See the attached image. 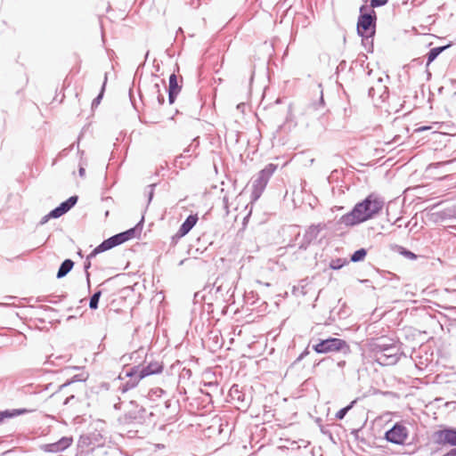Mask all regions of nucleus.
<instances>
[{
	"label": "nucleus",
	"mask_w": 456,
	"mask_h": 456,
	"mask_svg": "<svg viewBox=\"0 0 456 456\" xmlns=\"http://www.w3.org/2000/svg\"><path fill=\"white\" fill-rule=\"evenodd\" d=\"M384 205L385 200L382 197L370 193L363 200L356 203L350 212L343 215L337 224L339 227L358 225L378 216Z\"/></svg>",
	"instance_id": "nucleus-1"
},
{
	"label": "nucleus",
	"mask_w": 456,
	"mask_h": 456,
	"mask_svg": "<svg viewBox=\"0 0 456 456\" xmlns=\"http://www.w3.org/2000/svg\"><path fill=\"white\" fill-rule=\"evenodd\" d=\"M163 368L162 362H151L146 366L134 365L126 370H123L118 378L117 390L125 394L135 387L143 378L161 373Z\"/></svg>",
	"instance_id": "nucleus-2"
},
{
	"label": "nucleus",
	"mask_w": 456,
	"mask_h": 456,
	"mask_svg": "<svg viewBox=\"0 0 456 456\" xmlns=\"http://www.w3.org/2000/svg\"><path fill=\"white\" fill-rule=\"evenodd\" d=\"M374 361L381 366H391L397 363L402 353L400 346L387 338H378L370 344Z\"/></svg>",
	"instance_id": "nucleus-3"
},
{
	"label": "nucleus",
	"mask_w": 456,
	"mask_h": 456,
	"mask_svg": "<svg viewBox=\"0 0 456 456\" xmlns=\"http://www.w3.org/2000/svg\"><path fill=\"white\" fill-rule=\"evenodd\" d=\"M359 12L356 24L357 34L362 37V42L368 52H372L373 37L376 33L377 13L374 10L369 9L365 4L360 7Z\"/></svg>",
	"instance_id": "nucleus-4"
},
{
	"label": "nucleus",
	"mask_w": 456,
	"mask_h": 456,
	"mask_svg": "<svg viewBox=\"0 0 456 456\" xmlns=\"http://www.w3.org/2000/svg\"><path fill=\"white\" fill-rule=\"evenodd\" d=\"M235 279L229 274H221L212 285H207L203 292L208 291V297L215 296L216 299L232 304L235 291Z\"/></svg>",
	"instance_id": "nucleus-5"
},
{
	"label": "nucleus",
	"mask_w": 456,
	"mask_h": 456,
	"mask_svg": "<svg viewBox=\"0 0 456 456\" xmlns=\"http://www.w3.org/2000/svg\"><path fill=\"white\" fill-rule=\"evenodd\" d=\"M313 350L316 354L340 353L345 357L351 353V347L344 339L329 337L324 339H317L316 343L312 346Z\"/></svg>",
	"instance_id": "nucleus-6"
},
{
	"label": "nucleus",
	"mask_w": 456,
	"mask_h": 456,
	"mask_svg": "<svg viewBox=\"0 0 456 456\" xmlns=\"http://www.w3.org/2000/svg\"><path fill=\"white\" fill-rule=\"evenodd\" d=\"M276 169L277 165L270 163L258 172L256 178L253 181V191L251 194L253 200H256L260 198L268 183V181Z\"/></svg>",
	"instance_id": "nucleus-7"
},
{
	"label": "nucleus",
	"mask_w": 456,
	"mask_h": 456,
	"mask_svg": "<svg viewBox=\"0 0 456 456\" xmlns=\"http://www.w3.org/2000/svg\"><path fill=\"white\" fill-rule=\"evenodd\" d=\"M408 437V429L400 423H395L385 433V439L395 444H403Z\"/></svg>",
	"instance_id": "nucleus-8"
},
{
	"label": "nucleus",
	"mask_w": 456,
	"mask_h": 456,
	"mask_svg": "<svg viewBox=\"0 0 456 456\" xmlns=\"http://www.w3.org/2000/svg\"><path fill=\"white\" fill-rule=\"evenodd\" d=\"M324 228L325 224H322L310 225L303 236L302 241L299 244V248L306 249Z\"/></svg>",
	"instance_id": "nucleus-9"
},
{
	"label": "nucleus",
	"mask_w": 456,
	"mask_h": 456,
	"mask_svg": "<svg viewBox=\"0 0 456 456\" xmlns=\"http://www.w3.org/2000/svg\"><path fill=\"white\" fill-rule=\"evenodd\" d=\"M388 88L386 85L383 84L382 77H379L376 84L370 86L368 90V95L370 98H374L376 95H378L382 102L388 98Z\"/></svg>",
	"instance_id": "nucleus-10"
},
{
	"label": "nucleus",
	"mask_w": 456,
	"mask_h": 456,
	"mask_svg": "<svg viewBox=\"0 0 456 456\" xmlns=\"http://www.w3.org/2000/svg\"><path fill=\"white\" fill-rule=\"evenodd\" d=\"M199 220L197 214H191L189 215L186 219L183 221V223L181 224L178 232L174 236L175 238L180 239L183 236H185L195 226Z\"/></svg>",
	"instance_id": "nucleus-11"
},
{
	"label": "nucleus",
	"mask_w": 456,
	"mask_h": 456,
	"mask_svg": "<svg viewBox=\"0 0 456 456\" xmlns=\"http://www.w3.org/2000/svg\"><path fill=\"white\" fill-rule=\"evenodd\" d=\"M182 86L178 84L177 77L175 73H172L168 78V102L173 104L179 93L181 92Z\"/></svg>",
	"instance_id": "nucleus-12"
},
{
	"label": "nucleus",
	"mask_w": 456,
	"mask_h": 456,
	"mask_svg": "<svg viewBox=\"0 0 456 456\" xmlns=\"http://www.w3.org/2000/svg\"><path fill=\"white\" fill-rule=\"evenodd\" d=\"M78 201V196L73 195L69 199L61 202L58 207L54 208L53 215H56V217L59 218L61 216L68 213Z\"/></svg>",
	"instance_id": "nucleus-13"
},
{
	"label": "nucleus",
	"mask_w": 456,
	"mask_h": 456,
	"mask_svg": "<svg viewBox=\"0 0 456 456\" xmlns=\"http://www.w3.org/2000/svg\"><path fill=\"white\" fill-rule=\"evenodd\" d=\"M117 246H119L118 243L117 236L113 235L107 240H104L101 244L95 247L91 252V256H96L98 254L111 249Z\"/></svg>",
	"instance_id": "nucleus-14"
},
{
	"label": "nucleus",
	"mask_w": 456,
	"mask_h": 456,
	"mask_svg": "<svg viewBox=\"0 0 456 456\" xmlns=\"http://www.w3.org/2000/svg\"><path fill=\"white\" fill-rule=\"evenodd\" d=\"M32 410H28L26 408L21 409H7L4 411H0V424L5 419H11L15 418L20 415H23L28 412H31Z\"/></svg>",
	"instance_id": "nucleus-15"
},
{
	"label": "nucleus",
	"mask_w": 456,
	"mask_h": 456,
	"mask_svg": "<svg viewBox=\"0 0 456 456\" xmlns=\"http://www.w3.org/2000/svg\"><path fill=\"white\" fill-rule=\"evenodd\" d=\"M73 266H74V262L71 259H69V258L65 259L61 264V265L58 269V272L56 274L57 279H61V278L65 277L72 270Z\"/></svg>",
	"instance_id": "nucleus-16"
},
{
	"label": "nucleus",
	"mask_w": 456,
	"mask_h": 456,
	"mask_svg": "<svg viewBox=\"0 0 456 456\" xmlns=\"http://www.w3.org/2000/svg\"><path fill=\"white\" fill-rule=\"evenodd\" d=\"M143 222L144 218L142 217L136 225L124 232L127 240L140 236L142 230Z\"/></svg>",
	"instance_id": "nucleus-17"
},
{
	"label": "nucleus",
	"mask_w": 456,
	"mask_h": 456,
	"mask_svg": "<svg viewBox=\"0 0 456 456\" xmlns=\"http://www.w3.org/2000/svg\"><path fill=\"white\" fill-rule=\"evenodd\" d=\"M132 406H134V409L132 410H129L126 412L125 414V419L127 423H133V422H137V423H141L142 422V417L141 415H138V412L136 411V408H135V403L134 401H130L129 403Z\"/></svg>",
	"instance_id": "nucleus-18"
},
{
	"label": "nucleus",
	"mask_w": 456,
	"mask_h": 456,
	"mask_svg": "<svg viewBox=\"0 0 456 456\" xmlns=\"http://www.w3.org/2000/svg\"><path fill=\"white\" fill-rule=\"evenodd\" d=\"M450 45H444V46H436L434 48H431L428 53H427V65H429L431 62H433L440 53H442L445 49H447Z\"/></svg>",
	"instance_id": "nucleus-19"
},
{
	"label": "nucleus",
	"mask_w": 456,
	"mask_h": 456,
	"mask_svg": "<svg viewBox=\"0 0 456 456\" xmlns=\"http://www.w3.org/2000/svg\"><path fill=\"white\" fill-rule=\"evenodd\" d=\"M366 256H367V250L364 248H361L355 250L350 256V261L353 263H358V262L363 261Z\"/></svg>",
	"instance_id": "nucleus-20"
},
{
	"label": "nucleus",
	"mask_w": 456,
	"mask_h": 456,
	"mask_svg": "<svg viewBox=\"0 0 456 456\" xmlns=\"http://www.w3.org/2000/svg\"><path fill=\"white\" fill-rule=\"evenodd\" d=\"M230 395L233 400H236L240 403H244L245 395L239 389L238 385H233L230 389Z\"/></svg>",
	"instance_id": "nucleus-21"
},
{
	"label": "nucleus",
	"mask_w": 456,
	"mask_h": 456,
	"mask_svg": "<svg viewBox=\"0 0 456 456\" xmlns=\"http://www.w3.org/2000/svg\"><path fill=\"white\" fill-rule=\"evenodd\" d=\"M106 83H107V74H105L104 81L102 83V86L99 94L92 102V109L96 108L101 103V101L104 94Z\"/></svg>",
	"instance_id": "nucleus-22"
},
{
	"label": "nucleus",
	"mask_w": 456,
	"mask_h": 456,
	"mask_svg": "<svg viewBox=\"0 0 456 456\" xmlns=\"http://www.w3.org/2000/svg\"><path fill=\"white\" fill-rule=\"evenodd\" d=\"M395 248H397V252L403 256L404 257L410 259V260H416L418 258V256L413 253L412 251L402 247V246H395Z\"/></svg>",
	"instance_id": "nucleus-23"
},
{
	"label": "nucleus",
	"mask_w": 456,
	"mask_h": 456,
	"mask_svg": "<svg viewBox=\"0 0 456 456\" xmlns=\"http://www.w3.org/2000/svg\"><path fill=\"white\" fill-rule=\"evenodd\" d=\"M102 296V290H96L90 297L89 300V307L92 310H95L98 308L99 300Z\"/></svg>",
	"instance_id": "nucleus-24"
},
{
	"label": "nucleus",
	"mask_w": 456,
	"mask_h": 456,
	"mask_svg": "<svg viewBox=\"0 0 456 456\" xmlns=\"http://www.w3.org/2000/svg\"><path fill=\"white\" fill-rule=\"evenodd\" d=\"M346 264H348V261L346 258H336L330 261V267L332 270H339Z\"/></svg>",
	"instance_id": "nucleus-25"
},
{
	"label": "nucleus",
	"mask_w": 456,
	"mask_h": 456,
	"mask_svg": "<svg viewBox=\"0 0 456 456\" xmlns=\"http://www.w3.org/2000/svg\"><path fill=\"white\" fill-rule=\"evenodd\" d=\"M356 403V400L352 401L348 405L343 407L336 413V418L338 419H343L346 413L353 408L354 404Z\"/></svg>",
	"instance_id": "nucleus-26"
},
{
	"label": "nucleus",
	"mask_w": 456,
	"mask_h": 456,
	"mask_svg": "<svg viewBox=\"0 0 456 456\" xmlns=\"http://www.w3.org/2000/svg\"><path fill=\"white\" fill-rule=\"evenodd\" d=\"M57 444H58V447H59L60 452H62V451H64L65 449H67L68 447H69L71 445L72 438L71 437L63 436L59 441H57Z\"/></svg>",
	"instance_id": "nucleus-27"
},
{
	"label": "nucleus",
	"mask_w": 456,
	"mask_h": 456,
	"mask_svg": "<svg viewBox=\"0 0 456 456\" xmlns=\"http://www.w3.org/2000/svg\"><path fill=\"white\" fill-rule=\"evenodd\" d=\"M94 256H91V253L86 256V259L84 263V270H85V273H86V281H87V285H88V288H90V273L88 272V270L90 269L91 267V259L94 258Z\"/></svg>",
	"instance_id": "nucleus-28"
},
{
	"label": "nucleus",
	"mask_w": 456,
	"mask_h": 456,
	"mask_svg": "<svg viewBox=\"0 0 456 456\" xmlns=\"http://www.w3.org/2000/svg\"><path fill=\"white\" fill-rule=\"evenodd\" d=\"M156 186H157V183H151V184H149L145 188L144 194L148 198V205L151 202V200H152V199L154 197V191H155V187Z\"/></svg>",
	"instance_id": "nucleus-29"
},
{
	"label": "nucleus",
	"mask_w": 456,
	"mask_h": 456,
	"mask_svg": "<svg viewBox=\"0 0 456 456\" xmlns=\"http://www.w3.org/2000/svg\"><path fill=\"white\" fill-rule=\"evenodd\" d=\"M163 394H165V391L162 388L155 387L149 391L148 396L150 399L154 400L155 397H160Z\"/></svg>",
	"instance_id": "nucleus-30"
},
{
	"label": "nucleus",
	"mask_w": 456,
	"mask_h": 456,
	"mask_svg": "<svg viewBox=\"0 0 456 456\" xmlns=\"http://www.w3.org/2000/svg\"><path fill=\"white\" fill-rule=\"evenodd\" d=\"M79 444L83 446H90L95 444L93 441V436H89V435H83L79 438Z\"/></svg>",
	"instance_id": "nucleus-31"
},
{
	"label": "nucleus",
	"mask_w": 456,
	"mask_h": 456,
	"mask_svg": "<svg viewBox=\"0 0 456 456\" xmlns=\"http://www.w3.org/2000/svg\"><path fill=\"white\" fill-rule=\"evenodd\" d=\"M388 1L389 0H370L369 9L374 10V8L384 6L388 3Z\"/></svg>",
	"instance_id": "nucleus-32"
},
{
	"label": "nucleus",
	"mask_w": 456,
	"mask_h": 456,
	"mask_svg": "<svg viewBox=\"0 0 456 456\" xmlns=\"http://www.w3.org/2000/svg\"><path fill=\"white\" fill-rule=\"evenodd\" d=\"M43 448L45 452H60L57 442L45 444Z\"/></svg>",
	"instance_id": "nucleus-33"
},
{
	"label": "nucleus",
	"mask_w": 456,
	"mask_h": 456,
	"mask_svg": "<svg viewBox=\"0 0 456 456\" xmlns=\"http://www.w3.org/2000/svg\"><path fill=\"white\" fill-rule=\"evenodd\" d=\"M89 436H93V441L95 443V444H93L94 446H99L103 443L102 436L99 433H91L89 434Z\"/></svg>",
	"instance_id": "nucleus-34"
},
{
	"label": "nucleus",
	"mask_w": 456,
	"mask_h": 456,
	"mask_svg": "<svg viewBox=\"0 0 456 456\" xmlns=\"http://www.w3.org/2000/svg\"><path fill=\"white\" fill-rule=\"evenodd\" d=\"M163 86L164 87H166V82L165 80H161L160 83L159 82H154L152 86H151V94L154 95L156 94L157 93L160 92V86Z\"/></svg>",
	"instance_id": "nucleus-35"
},
{
	"label": "nucleus",
	"mask_w": 456,
	"mask_h": 456,
	"mask_svg": "<svg viewBox=\"0 0 456 456\" xmlns=\"http://www.w3.org/2000/svg\"><path fill=\"white\" fill-rule=\"evenodd\" d=\"M53 210L52 209V210H51L47 215L44 216L41 218V220H40V222H39V224H40V225H44V224H46L50 219H52V218L56 219V218H57V217H56V215H53Z\"/></svg>",
	"instance_id": "nucleus-36"
},
{
	"label": "nucleus",
	"mask_w": 456,
	"mask_h": 456,
	"mask_svg": "<svg viewBox=\"0 0 456 456\" xmlns=\"http://www.w3.org/2000/svg\"><path fill=\"white\" fill-rule=\"evenodd\" d=\"M310 344L306 346V348L298 355V357L292 363L293 365L299 362L301 360H303L305 356H307L310 354L309 351Z\"/></svg>",
	"instance_id": "nucleus-37"
},
{
	"label": "nucleus",
	"mask_w": 456,
	"mask_h": 456,
	"mask_svg": "<svg viewBox=\"0 0 456 456\" xmlns=\"http://www.w3.org/2000/svg\"><path fill=\"white\" fill-rule=\"evenodd\" d=\"M289 116H288V117L286 118V121H285V123H283V124L280 125V126L277 127V129H276V134L281 133V132H283V131L288 132V131H289V130H290V127H288V128H287V123L289 122Z\"/></svg>",
	"instance_id": "nucleus-38"
},
{
	"label": "nucleus",
	"mask_w": 456,
	"mask_h": 456,
	"mask_svg": "<svg viewBox=\"0 0 456 456\" xmlns=\"http://www.w3.org/2000/svg\"><path fill=\"white\" fill-rule=\"evenodd\" d=\"M86 165V162H84L82 159L79 162V168H78V175L81 177H85L86 175V168L85 166Z\"/></svg>",
	"instance_id": "nucleus-39"
},
{
	"label": "nucleus",
	"mask_w": 456,
	"mask_h": 456,
	"mask_svg": "<svg viewBox=\"0 0 456 456\" xmlns=\"http://www.w3.org/2000/svg\"><path fill=\"white\" fill-rule=\"evenodd\" d=\"M115 235L117 236L118 245H121L124 242L127 241V239H126L124 232L117 233Z\"/></svg>",
	"instance_id": "nucleus-40"
},
{
	"label": "nucleus",
	"mask_w": 456,
	"mask_h": 456,
	"mask_svg": "<svg viewBox=\"0 0 456 456\" xmlns=\"http://www.w3.org/2000/svg\"><path fill=\"white\" fill-rule=\"evenodd\" d=\"M83 379H79L78 378V375H75L71 380L69 381H67L66 383L62 384L61 387H60V389H62L64 387H66L67 386H69V384L73 383V382H77V381H82Z\"/></svg>",
	"instance_id": "nucleus-41"
},
{
	"label": "nucleus",
	"mask_w": 456,
	"mask_h": 456,
	"mask_svg": "<svg viewBox=\"0 0 456 456\" xmlns=\"http://www.w3.org/2000/svg\"><path fill=\"white\" fill-rule=\"evenodd\" d=\"M136 411L138 412V415H141L142 417V422L144 420V414L146 412V410L142 406H139L135 404Z\"/></svg>",
	"instance_id": "nucleus-42"
},
{
	"label": "nucleus",
	"mask_w": 456,
	"mask_h": 456,
	"mask_svg": "<svg viewBox=\"0 0 456 456\" xmlns=\"http://www.w3.org/2000/svg\"><path fill=\"white\" fill-rule=\"evenodd\" d=\"M159 105H163L165 102V96L161 94V91L154 94Z\"/></svg>",
	"instance_id": "nucleus-43"
},
{
	"label": "nucleus",
	"mask_w": 456,
	"mask_h": 456,
	"mask_svg": "<svg viewBox=\"0 0 456 456\" xmlns=\"http://www.w3.org/2000/svg\"><path fill=\"white\" fill-rule=\"evenodd\" d=\"M200 294H201V292H196V293L194 294V300H195V301H198V300L200 299V298H201V299H203L204 301H206V300H207L208 295H206V294L200 295Z\"/></svg>",
	"instance_id": "nucleus-44"
},
{
	"label": "nucleus",
	"mask_w": 456,
	"mask_h": 456,
	"mask_svg": "<svg viewBox=\"0 0 456 456\" xmlns=\"http://www.w3.org/2000/svg\"><path fill=\"white\" fill-rule=\"evenodd\" d=\"M432 128V126H419L418 127L415 132L417 133H420V132H424V131H428V130H430Z\"/></svg>",
	"instance_id": "nucleus-45"
},
{
	"label": "nucleus",
	"mask_w": 456,
	"mask_h": 456,
	"mask_svg": "<svg viewBox=\"0 0 456 456\" xmlns=\"http://www.w3.org/2000/svg\"><path fill=\"white\" fill-rule=\"evenodd\" d=\"M74 146H75V143H72L69 148H66V149L62 150V151L61 152V156H67L69 151L73 150Z\"/></svg>",
	"instance_id": "nucleus-46"
},
{
	"label": "nucleus",
	"mask_w": 456,
	"mask_h": 456,
	"mask_svg": "<svg viewBox=\"0 0 456 456\" xmlns=\"http://www.w3.org/2000/svg\"><path fill=\"white\" fill-rule=\"evenodd\" d=\"M183 158V155H181V156H179V157H176V159H175V167H180L182 168V166H181V165H179V162H180V160H181Z\"/></svg>",
	"instance_id": "nucleus-47"
},
{
	"label": "nucleus",
	"mask_w": 456,
	"mask_h": 456,
	"mask_svg": "<svg viewBox=\"0 0 456 456\" xmlns=\"http://www.w3.org/2000/svg\"><path fill=\"white\" fill-rule=\"evenodd\" d=\"M337 365H338V368L343 369L345 367V365H346V361L345 360H339V361H338Z\"/></svg>",
	"instance_id": "nucleus-48"
},
{
	"label": "nucleus",
	"mask_w": 456,
	"mask_h": 456,
	"mask_svg": "<svg viewBox=\"0 0 456 456\" xmlns=\"http://www.w3.org/2000/svg\"><path fill=\"white\" fill-rule=\"evenodd\" d=\"M75 399V396L74 395H70L69 397H67L64 401V404H69L72 400Z\"/></svg>",
	"instance_id": "nucleus-49"
},
{
	"label": "nucleus",
	"mask_w": 456,
	"mask_h": 456,
	"mask_svg": "<svg viewBox=\"0 0 456 456\" xmlns=\"http://www.w3.org/2000/svg\"><path fill=\"white\" fill-rule=\"evenodd\" d=\"M319 103L321 105H323L324 104V100H323V94H322V91H321V96H320V102Z\"/></svg>",
	"instance_id": "nucleus-50"
},
{
	"label": "nucleus",
	"mask_w": 456,
	"mask_h": 456,
	"mask_svg": "<svg viewBox=\"0 0 456 456\" xmlns=\"http://www.w3.org/2000/svg\"><path fill=\"white\" fill-rule=\"evenodd\" d=\"M321 428V432H322V434H328V433H329V434L331 436V434H330L329 431H327V430L324 428V427L321 426V428Z\"/></svg>",
	"instance_id": "nucleus-51"
},
{
	"label": "nucleus",
	"mask_w": 456,
	"mask_h": 456,
	"mask_svg": "<svg viewBox=\"0 0 456 456\" xmlns=\"http://www.w3.org/2000/svg\"><path fill=\"white\" fill-rule=\"evenodd\" d=\"M360 282L367 285L368 283L370 282V281L369 279H365V280H360Z\"/></svg>",
	"instance_id": "nucleus-52"
},
{
	"label": "nucleus",
	"mask_w": 456,
	"mask_h": 456,
	"mask_svg": "<svg viewBox=\"0 0 456 456\" xmlns=\"http://www.w3.org/2000/svg\"><path fill=\"white\" fill-rule=\"evenodd\" d=\"M120 404H121L120 403H115V404H114V408H115L116 410H119V409H120Z\"/></svg>",
	"instance_id": "nucleus-53"
},
{
	"label": "nucleus",
	"mask_w": 456,
	"mask_h": 456,
	"mask_svg": "<svg viewBox=\"0 0 456 456\" xmlns=\"http://www.w3.org/2000/svg\"><path fill=\"white\" fill-rule=\"evenodd\" d=\"M358 432H359V430H358V429H354V430H352V432H351V433L356 436H357V434H358Z\"/></svg>",
	"instance_id": "nucleus-54"
},
{
	"label": "nucleus",
	"mask_w": 456,
	"mask_h": 456,
	"mask_svg": "<svg viewBox=\"0 0 456 456\" xmlns=\"http://www.w3.org/2000/svg\"><path fill=\"white\" fill-rule=\"evenodd\" d=\"M346 65V61H342L339 65H338V68L339 67H344Z\"/></svg>",
	"instance_id": "nucleus-55"
},
{
	"label": "nucleus",
	"mask_w": 456,
	"mask_h": 456,
	"mask_svg": "<svg viewBox=\"0 0 456 456\" xmlns=\"http://www.w3.org/2000/svg\"><path fill=\"white\" fill-rule=\"evenodd\" d=\"M77 255H78L80 257H83V254H82V251H81V250H78Z\"/></svg>",
	"instance_id": "nucleus-56"
},
{
	"label": "nucleus",
	"mask_w": 456,
	"mask_h": 456,
	"mask_svg": "<svg viewBox=\"0 0 456 456\" xmlns=\"http://www.w3.org/2000/svg\"><path fill=\"white\" fill-rule=\"evenodd\" d=\"M48 302L55 304L57 301H56V299H53V300H48Z\"/></svg>",
	"instance_id": "nucleus-57"
},
{
	"label": "nucleus",
	"mask_w": 456,
	"mask_h": 456,
	"mask_svg": "<svg viewBox=\"0 0 456 456\" xmlns=\"http://www.w3.org/2000/svg\"><path fill=\"white\" fill-rule=\"evenodd\" d=\"M148 55H149V51H148V52L146 53V54H145V61L147 60Z\"/></svg>",
	"instance_id": "nucleus-58"
},
{
	"label": "nucleus",
	"mask_w": 456,
	"mask_h": 456,
	"mask_svg": "<svg viewBox=\"0 0 456 456\" xmlns=\"http://www.w3.org/2000/svg\"><path fill=\"white\" fill-rule=\"evenodd\" d=\"M152 77H154V79H157V78H158V76H157V75H152Z\"/></svg>",
	"instance_id": "nucleus-59"
},
{
	"label": "nucleus",
	"mask_w": 456,
	"mask_h": 456,
	"mask_svg": "<svg viewBox=\"0 0 456 456\" xmlns=\"http://www.w3.org/2000/svg\"><path fill=\"white\" fill-rule=\"evenodd\" d=\"M78 152H79L81 155H83V154H84V151H79V150H78Z\"/></svg>",
	"instance_id": "nucleus-60"
},
{
	"label": "nucleus",
	"mask_w": 456,
	"mask_h": 456,
	"mask_svg": "<svg viewBox=\"0 0 456 456\" xmlns=\"http://www.w3.org/2000/svg\"><path fill=\"white\" fill-rule=\"evenodd\" d=\"M183 260H181V262L179 263V265H183Z\"/></svg>",
	"instance_id": "nucleus-61"
}]
</instances>
